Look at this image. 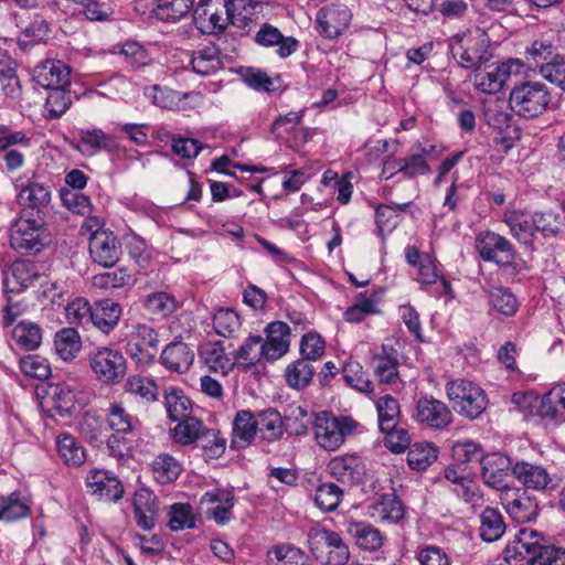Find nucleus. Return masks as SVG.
<instances>
[{
  "label": "nucleus",
  "mask_w": 565,
  "mask_h": 565,
  "mask_svg": "<svg viewBox=\"0 0 565 565\" xmlns=\"http://www.w3.org/2000/svg\"><path fill=\"white\" fill-rule=\"evenodd\" d=\"M540 532L523 527L505 545L503 559L510 565H565V548L544 544Z\"/></svg>",
  "instance_id": "1"
},
{
  "label": "nucleus",
  "mask_w": 565,
  "mask_h": 565,
  "mask_svg": "<svg viewBox=\"0 0 565 565\" xmlns=\"http://www.w3.org/2000/svg\"><path fill=\"white\" fill-rule=\"evenodd\" d=\"M551 103V93L542 82L524 81L515 84L510 92V109L520 117L535 118L542 115Z\"/></svg>",
  "instance_id": "2"
},
{
  "label": "nucleus",
  "mask_w": 565,
  "mask_h": 565,
  "mask_svg": "<svg viewBox=\"0 0 565 565\" xmlns=\"http://www.w3.org/2000/svg\"><path fill=\"white\" fill-rule=\"evenodd\" d=\"M309 550L322 565H347L350 550L339 533L323 526H313L307 534Z\"/></svg>",
  "instance_id": "3"
},
{
  "label": "nucleus",
  "mask_w": 565,
  "mask_h": 565,
  "mask_svg": "<svg viewBox=\"0 0 565 565\" xmlns=\"http://www.w3.org/2000/svg\"><path fill=\"white\" fill-rule=\"evenodd\" d=\"M106 422L113 434L107 439V448L111 456L124 457L131 450V443L126 437L139 433L140 420L132 416L121 403H111L106 412Z\"/></svg>",
  "instance_id": "4"
},
{
  "label": "nucleus",
  "mask_w": 565,
  "mask_h": 565,
  "mask_svg": "<svg viewBox=\"0 0 565 565\" xmlns=\"http://www.w3.org/2000/svg\"><path fill=\"white\" fill-rule=\"evenodd\" d=\"M446 393L452 408L469 419L478 418L488 404L484 391L471 381L462 379L448 381Z\"/></svg>",
  "instance_id": "5"
},
{
  "label": "nucleus",
  "mask_w": 565,
  "mask_h": 565,
  "mask_svg": "<svg viewBox=\"0 0 565 565\" xmlns=\"http://www.w3.org/2000/svg\"><path fill=\"white\" fill-rule=\"evenodd\" d=\"M46 230L41 220L20 217L11 226L10 245L22 254H36L46 244Z\"/></svg>",
  "instance_id": "6"
},
{
  "label": "nucleus",
  "mask_w": 565,
  "mask_h": 565,
  "mask_svg": "<svg viewBox=\"0 0 565 565\" xmlns=\"http://www.w3.org/2000/svg\"><path fill=\"white\" fill-rule=\"evenodd\" d=\"M88 361L96 377L105 384H116L126 374V360L117 350L107 347L96 348L89 352Z\"/></svg>",
  "instance_id": "7"
},
{
  "label": "nucleus",
  "mask_w": 565,
  "mask_h": 565,
  "mask_svg": "<svg viewBox=\"0 0 565 565\" xmlns=\"http://www.w3.org/2000/svg\"><path fill=\"white\" fill-rule=\"evenodd\" d=\"M355 422L347 416H329L323 414L317 418L316 439L326 450H335L344 441L347 435L355 429Z\"/></svg>",
  "instance_id": "8"
},
{
  "label": "nucleus",
  "mask_w": 565,
  "mask_h": 565,
  "mask_svg": "<svg viewBox=\"0 0 565 565\" xmlns=\"http://www.w3.org/2000/svg\"><path fill=\"white\" fill-rule=\"evenodd\" d=\"M476 248L484 262L499 266H510L515 259L512 243L504 236L491 232H480L476 237Z\"/></svg>",
  "instance_id": "9"
},
{
  "label": "nucleus",
  "mask_w": 565,
  "mask_h": 565,
  "mask_svg": "<svg viewBox=\"0 0 565 565\" xmlns=\"http://www.w3.org/2000/svg\"><path fill=\"white\" fill-rule=\"evenodd\" d=\"M226 0H200L193 10V21L204 34H220L227 28Z\"/></svg>",
  "instance_id": "10"
},
{
  "label": "nucleus",
  "mask_w": 565,
  "mask_h": 565,
  "mask_svg": "<svg viewBox=\"0 0 565 565\" xmlns=\"http://www.w3.org/2000/svg\"><path fill=\"white\" fill-rule=\"evenodd\" d=\"M159 345L157 330L146 323H138L129 335L126 352L137 364H150Z\"/></svg>",
  "instance_id": "11"
},
{
  "label": "nucleus",
  "mask_w": 565,
  "mask_h": 565,
  "mask_svg": "<svg viewBox=\"0 0 565 565\" xmlns=\"http://www.w3.org/2000/svg\"><path fill=\"white\" fill-rule=\"evenodd\" d=\"M32 81L45 89L70 87L71 67L60 60L39 62L31 72Z\"/></svg>",
  "instance_id": "12"
},
{
  "label": "nucleus",
  "mask_w": 565,
  "mask_h": 565,
  "mask_svg": "<svg viewBox=\"0 0 565 565\" xmlns=\"http://www.w3.org/2000/svg\"><path fill=\"white\" fill-rule=\"evenodd\" d=\"M415 419L436 430H443L452 423L450 408L441 401L424 396L416 402Z\"/></svg>",
  "instance_id": "13"
},
{
  "label": "nucleus",
  "mask_w": 565,
  "mask_h": 565,
  "mask_svg": "<svg viewBox=\"0 0 565 565\" xmlns=\"http://www.w3.org/2000/svg\"><path fill=\"white\" fill-rule=\"evenodd\" d=\"M502 504L508 514L519 523L533 521L540 510L536 499L521 489L505 491L502 495Z\"/></svg>",
  "instance_id": "14"
},
{
  "label": "nucleus",
  "mask_w": 565,
  "mask_h": 565,
  "mask_svg": "<svg viewBox=\"0 0 565 565\" xmlns=\"http://www.w3.org/2000/svg\"><path fill=\"white\" fill-rule=\"evenodd\" d=\"M92 259L103 267H113L120 256V243L111 232L98 230L89 239Z\"/></svg>",
  "instance_id": "15"
},
{
  "label": "nucleus",
  "mask_w": 565,
  "mask_h": 565,
  "mask_svg": "<svg viewBox=\"0 0 565 565\" xmlns=\"http://www.w3.org/2000/svg\"><path fill=\"white\" fill-rule=\"evenodd\" d=\"M329 473L343 484H358L363 481L365 467L355 455L337 456L327 465Z\"/></svg>",
  "instance_id": "16"
},
{
  "label": "nucleus",
  "mask_w": 565,
  "mask_h": 565,
  "mask_svg": "<svg viewBox=\"0 0 565 565\" xmlns=\"http://www.w3.org/2000/svg\"><path fill=\"white\" fill-rule=\"evenodd\" d=\"M503 222L508 225L511 235L530 250L535 249L536 232L533 226L531 212L523 210H508Z\"/></svg>",
  "instance_id": "17"
},
{
  "label": "nucleus",
  "mask_w": 565,
  "mask_h": 565,
  "mask_svg": "<svg viewBox=\"0 0 565 565\" xmlns=\"http://www.w3.org/2000/svg\"><path fill=\"white\" fill-rule=\"evenodd\" d=\"M352 13L344 4H332L319 11L320 32L328 39H337L350 25Z\"/></svg>",
  "instance_id": "18"
},
{
  "label": "nucleus",
  "mask_w": 565,
  "mask_h": 565,
  "mask_svg": "<svg viewBox=\"0 0 565 565\" xmlns=\"http://www.w3.org/2000/svg\"><path fill=\"white\" fill-rule=\"evenodd\" d=\"M86 484L93 494L103 500L117 502L124 494V487L119 479L107 470H92L87 475Z\"/></svg>",
  "instance_id": "19"
},
{
  "label": "nucleus",
  "mask_w": 565,
  "mask_h": 565,
  "mask_svg": "<svg viewBox=\"0 0 565 565\" xmlns=\"http://www.w3.org/2000/svg\"><path fill=\"white\" fill-rule=\"evenodd\" d=\"M266 340L263 339L265 360L276 361L286 354L290 347V327L282 321H273L266 329Z\"/></svg>",
  "instance_id": "20"
},
{
  "label": "nucleus",
  "mask_w": 565,
  "mask_h": 565,
  "mask_svg": "<svg viewBox=\"0 0 565 565\" xmlns=\"http://www.w3.org/2000/svg\"><path fill=\"white\" fill-rule=\"evenodd\" d=\"M511 459L502 454L493 452L481 459V476L484 482L495 489L505 486L507 478L512 475Z\"/></svg>",
  "instance_id": "21"
},
{
  "label": "nucleus",
  "mask_w": 565,
  "mask_h": 565,
  "mask_svg": "<svg viewBox=\"0 0 565 565\" xmlns=\"http://www.w3.org/2000/svg\"><path fill=\"white\" fill-rule=\"evenodd\" d=\"M345 532L361 550L375 552L383 546L384 536L382 532L366 521H348Z\"/></svg>",
  "instance_id": "22"
},
{
  "label": "nucleus",
  "mask_w": 565,
  "mask_h": 565,
  "mask_svg": "<svg viewBox=\"0 0 565 565\" xmlns=\"http://www.w3.org/2000/svg\"><path fill=\"white\" fill-rule=\"evenodd\" d=\"M132 505L137 525L145 531H151L158 513L156 494L149 489L141 488L135 492Z\"/></svg>",
  "instance_id": "23"
},
{
  "label": "nucleus",
  "mask_w": 565,
  "mask_h": 565,
  "mask_svg": "<svg viewBox=\"0 0 565 565\" xmlns=\"http://www.w3.org/2000/svg\"><path fill=\"white\" fill-rule=\"evenodd\" d=\"M160 361L167 370L182 374L192 365L194 352L186 343L172 341L163 348Z\"/></svg>",
  "instance_id": "24"
},
{
  "label": "nucleus",
  "mask_w": 565,
  "mask_h": 565,
  "mask_svg": "<svg viewBox=\"0 0 565 565\" xmlns=\"http://www.w3.org/2000/svg\"><path fill=\"white\" fill-rule=\"evenodd\" d=\"M39 278L36 265L30 260H15L10 268V276L4 278V289L9 292H20Z\"/></svg>",
  "instance_id": "25"
},
{
  "label": "nucleus",
  "mask_w": 565,
  "mask_h": 565,
  "mask_svg": "<svg viewBox=\"0 0 565 565\" xmlns=\"http://www.w3.org/2000/svg\"><path fill=\"white\" fill-rule=\"evenodd\" d=\"M369 515L383 523H397L404 516V508L396 494L386 493L369 505Z\"/></svg>",
  "instance_id": "26"
},
{
  "label": "nucleus",
  "mask_w": 565,
  "mask_h": 565,
  "mask_svg": "<svg viewBox=\"0 0 565 565\" xmlns=\"http://www.w3.org/2000/svg\"><path fill=\"white\" fill-rule=\"evenodd\" d=\"M118 149V143L111 135L102 129L82 130L78 150L85 156H94L99 151L113 152Z\"/></svg>",
  "instance_id": "27"
},
{
  "label": "nucleus",
  "mask_w": 565,
  "mask_h": 565,
  "mask_svg": "<svg viewBox=\"0 0 565 565\" xmlns=\"http://www.w3.org/2000/svg\"><path fill=\"white\" fill-rule=\"evenodd\" d=\"M512 475L526 488L544 490L551 482L545 468L526 461H519L512 468Z\"/></svg>",
  "instance_id": "28"
},
{
  "label": "nucleus",
  "mask_w": 565,
  "mask_h": 565,
  "mask_svg": "<svg viewBox=\"0 0 565 565\" xmlns=\"http://www.w3.org/2000/svg\"><path fill=\"white\" fill-rule=\"evenodd\" d=\"M540 416L555 423L565 420V382L553 386L541 401Z\"/></svg>",
  "instance_id": "29"
},
{
  "label": "nucleus",
  "mask_w": 565,
  "mask_h": 565,
  "mask_svg": "<svg viewBox=\"0 0 565 565\" xmlns=\"http://www.w3.org/2000/svg\"><path fill=\"white\" fill-rule=\"evenodd\" d=\"M192 71L201 76H211L223 67L221 52L217 46L209 45L191 53Z\"/></svg>",
  "instance_id": "30"
},
{
  "label": "nucleus",
  "mask_w": 565,
  "mask_h": 565,
  "mask_svg": "<svg viewBox=\"0 0 565 565\" xmlns=\"http://www.w3.org/2000/svg\"><path fill=\"white\" fill-rule=\"evenodd\" d=\"M255 41L263 46L278 45L277 53L285 58L291 55L298 47V41L294 38H285L281 32L269 24H264L256 33Z\"/></svg>",
  "instance_id": "31"
},
{
  "label": "nucleus",
  "mask_w": 565,
  "mask_h": 565,
  "mask_svg": "<svg viewBox=\"0 0 565 565\" xmlns=\"http://www.w3.org/2000/svg\"><path fill=\"white\" fill-rule=\"evenodd\" d=\"M257 431V420L252 412L239 411L233 422L231 446L236 449L247 447L254 439Z\"/></svg>",
  "instance_id": "32"
},
{
  "label": "nucleus",
  "mask_w": 565,
  "mask_h": 565,
  "mask_svg": "<svg viewBox=\"0 0 565 565\" xmlns=\"http://www.w3.org/2000/svg\"><path fill=\"white\" fill-rule=\"evenodd\" d=\"M120 316L121 308L118 302L111 299H103L93 308L90 324L104 333H108L117 326Z\"/></svg>",
  "instance_id": "33"
},
{
  "label": "nucleus",
  "mask_w": 565,
  "mask_h": 565,
  "mask_svg": "<svg viewBox=\"0 0 565 565\" xmlns=\"http://www.w3.org/2000/svg\"><path fill=\"white\" fill-rule=\"evenodd\" d=\"M507 525L501 512L494 508H486L480 514V537L488 543L498 541L505 532Z\"/></svg>",
  "instance_id": "34"
},
{
  "label": "nucleus",
  "mask_w": 565,
  "mask_h": 565,
  "mask_svg": "<svg viewBox=\"0 0 565 565\" xmlns=\"http://www.w3.org/2000/svg\"><path fill=\"white\" fill-rule=\"evenodd\" d=\"M19 186L18 201L21 205L40 209L46 206L51 201V191L43 183L28 181L26 184L21 183Z\"/></svg>",
  "instance_id": "35"
},
{
  "label": "nucleus",
  "mask_w": 565,
  "mask_h": 565,
  "mask_svg": "<svg viewBox=\"0 0 565 565\" xmlns=\"http://www.w3.org/2000/svg\"><path fill=\"white\" fill-rule=\"evenodd\" d=\"M12 339L21 350H35L42 341V329L32 321L22 320L12 329Z\"/></svg>",
  "instance_id": "36"
},
{
  "label": "nucleus",
  "mask_w": 565,
  "mask_h": 565,
  "mask_svg": "<svg viewBox=\"0 0 565 565\" xmlns=\"http://www.w3.org/2000/svg\"><path fill=\"white\" fill-rule=\"evenodd\" d=\"M164 401L167 413L171 420L179 422L192 413V403L180 388H168L164 392Z\"/></svg>",
  "instance_id": "37"
},
{
  "label": "nucleus",
  "mask_w": 565,
  "mask_h": 565,
  "mask_svg": "<svg viewBox=\"0 0 565 565\" xmlns=\"http://www.w3.org/2000/svg\"><path fill=\"white\" fill-rule=\"evenodd\" d=\"M29 513L30 505L20 492L0 497V521L13 522L26 518Z\"/></svg>",
  "instance_id": "38"
},
{
  "label": "nucleus",
  "mask_w": 565,
  "mask_h": 565,
  "mask_svg": "<svg viewBox=\"0 0 565 565\" xmlns=\"http://www.w3.org/2000/svg\"><path fill=\"white\" fill-rule=\"evenodd\" d=\"M342 376L344 382L351 388L364 393L371 397L373 394V383L364 372L363 366L354 360L344 362L342 366Z\"/></svg>",
  "instance_id": "39"
},
{
  "label": "nucleus",
  "mask_w": 565,
  "mask_h": 565,
  "mask_svg": "<svg viewBox=\"0 0 565 565\" xmlns=\"http://www.w3.org/2000/svg\"><path fill=\"white\" fill-rule=\"evenodd\" d=\"M200 355L212 372L226 375L234 366V362L225 354L220 343H207L202 347Z\"/></svg>",
  "instance_id": "40"
},
{
  "label": "nucleus",
  "mask_w": 565,
  "mask_h": 565,
  "mask_svg": "<svg viewBox=\"0 0 565 565\" xmlns=\"http://www.w3.org/2000/svg\"><path fill=\"white\" fill-rule=\"evenodd\" d=\"M262 359H265V351L260 335L248 337L235 354L236 362L245 369L255 366Z\"/></svg>",
  "instance_id": "41"
},
{
  "label": "nucleus",
  "mask_w": 565,
  "mask_h": 565,
  "mask_svg": "<svg viewBox=\"0 0 565 565\" xmlns=\"http://www.w3.org/2000/svg\"><path fill=\"white\" fill-rule=\"evenodd\" d=\"M256 420L257 431H259L263 439L276 440L282 436V420L280 414L276 409L268 408L259 412Z\"/></svg>",
  "instance_id": "42"
},
{
  "label": "nucleus",
  "mask_w": 565,
  "mask_h": 565,
  "mask_svg": "<svg viewBox=\"0 0 565 565\" xmlns=\"http://www.w3.org/2000/svg\"><path fill=\"white\" fill-rule=\"evenodd\" d=\"M437 448L433 443H416L407 452V463L416 471L426 470L437 459Z\"/></svg>",
  "instance_id": "43"
},
{
  "label": "nucleus",
  "mask_w": 565,
  "mask_h": 565,
  "mask_svg": "<svg viewBox=\"0 0 565 565\" xmlns=\"http://www.w3.org/2000/svg\"><path fill=\"white\" fill-rule=\"evenodd\" d=\"M156 17L164 22L181 20L193 6V0H156Z\"/></svg>",
  "instance_id": "44"
},
{
  "label": "nucleus",
  "mask_w": 565,
  "mask_h": 565,
  "mask_svg": "<svg viewBox=\"0 0 565 565\" xmlns=\"http://www.w3.org/2000/svg\"><path fill=\"white\" fill-rule=\"evenodd\" d=\"M182 471L179 461L168 454H161L152 462L154 479L161 484H168L178 479Z\"/></svg>",
  "instance_id": "45"
},
{
  "label": "nucleus",
  "mask_w": 565,
  "mask_h": 565,
  "mask_svg": "<svg viewBox=\"0 0 565 565\" xmlns=\"http://www.w3.org/2000/svg\"><path fill=\"white\" fill-rule=\"evenodd\" d=\"M81 345L78 332L74 328H64L55 334V351L64 361L74 359L79 352Z\"/></svg>",
  "instance_id": "46"
},
{
  "label": "nucleus",
  "mask_w": 565,
  "mask_h": 565,
  "mask_svg": "<svg viewBox=\"0 0 565 565\" xmlns=\"http://www.w3.org/2000/svg\"><path fill=\"white\" fill-rule=\"evenodd\" d=\"M376 411L381 431L391 433L394 430L399 416L398 402L391 395H385L376 402Z\"/></svg>",
  "instance_id": "47"
},
{
  "label": "nucleus",
  "mask_w": 565,
  "mask_h": 565,
  "mask_svg": "<svg viewBox=\"0 0 565 565\" xmlns=\"http://www.w3.org/2000/svg\"><path fill=\"white\" fill-rule=\"evenodd\" d=\"M178 302L175 298L164 291H157L148 295L143 300V307L148 313L164 318L170 316L177 309Z\"/></svg>",
  "instance_id": "48"
},
{
  "label": "nucleus",
  "mask_w": 565,
  "mask_h": 565,
  "mask_svg": "<svg viewBox=\"0 0 565 565\" xmlns=\"http://www.w3.org/2000/svg\"><path fill=\"white\" fill-rule=\"evenodd\" d=\"M56 446L58 455L66 465L81 466L85 461V450L72 435L58 436Z\"/></svg>",
  "instance_id": "49"
},
{
  "label": "nucleus",
  "mask_w": 565,
  "mask_h": 565,
  "mask_svg": "<svg viewBox=\"0 0 565 565\" xmlns=\"http://www.w3.org/2000/svg\"><path fill=\"white\" fill-rule=\"evenodd\" d=\"M226 4L228 8L227 25L245 28L252 21L258 2L254 0H226Z\"/></svg>",
  "instance_id": "50"
},
{
  "label": "nucleus",
  "mask_w": 565,
  "mask_h": 565,
  "mask_svg": "<svg viewBox=\"0 0 565 565\" xmlns=\"http://www.w3.org/2000/svg\"><path fill=\"white\" fill-rule=\"evenodd\" d=\"M315 369L311 362L306 359H298L286 369V381L294 388H303L312 380Z\"/></svg>",
  "instance_id": "51"
},
{
  "label": "nucleus",
  "mask_w": 565,
  "mask_h": 565,
  "mask_svg": "<svg viewBox=\"0 0 565 565\" xmlns=\"http://www.w3.org/2000/svg\"><path fill=\"white\" fill-rule=\"evenodd\" d=\"M45 100L46 118L55 119L61 117L72 105V96L68 87H56L49 89Z\"/></svg>",
  "instance_id": "52"
},
{
  "label": "nucleus",
  "mask_w": 565,
  "mask_h": 565,
  "mask_svg": "<svg viewBox=\"0 0 565 565\" xmlns=\"http://www.w3.org/2000/svg\"><path fill=\"white\" fill-rule=\"evenodd\" d=\"M398 361L387 354H379L373 358V371L381 384H395L398 381Z\"/></svg>",
  "instance_id": "53"
},
{
  "label": "nucleus",
  "mask_w": 565,
  "mask_h": 565,
  "mask_svg": "<svg viewBox=\"0 0 565 565\" xmlns=\"http://www.w3.org/2000/svg\"><path fill=\"white\" fill-rule=\"evenodd\" d=\"M489 301L494 310L504 316H513L520 306L516 297L504 287H492Z\"/></svg>",
  "instance_id": "54"
},
{
  "label": "nucleus",
  "mask_w": 565,
  "mask_h": 565,
  "mask_svg": "<svg viewBox=\"0 0 565 565\" xmlns=\"http://www.w3.org/2000/svg\"><path fill=\"white\" fill-rule=\"evenodd\" d=\"M415 150V148H413ZM427 150L420 146L402 160L403 175L406 179H414L417 175L428 174L430 167L426 161Z\"/></svg>",
  "instance_id": "55"
},
{
  "label": "nucleus",
  "mask_w": 565,
  "mask_h": 565,
  "mask_svg": "<svg viewBox=\"0 0 565 565\" xmlns=\"http://www.w3.org/2000/svg\"><path fill=\"white\" fill-rule=\"evenodd\" d=\"M343 497V491L334 483L328 482L320 484L315 493V502L319 509L324 512L335 510Z\"/></svg>",
  "instance_id": "56"
},
{
  "label": "nucleus",
  "mask_w": 565,
  "mask_h": 565,
  "mask_svg": "<svg viewBox=\"0 0 565 565\" xmlns=\"http://www.w3.org/2000/svg\"><path fill=\"white\" fill-rule=\"evenodd\" d=\"M203 428L202 422L190 415L179 420L173 429V438L181 445L195 444Z\"/></svg>",
  "instance_id": "57"
},
{
  "label": "nucleus",
  "mask_w": 565,
  "mask_h": 565,
  "mask_svg": "<svg viewBox=\"0 0 565 565\" xmlns=\"http://www.w3.org/2000/svg\"><path fill=\"white\" fill-rule=\"evenodd\" d=\"M269 555L277 559V565H310L309 556L302 550L289 544L274 546Z\"/></svg>",
  "instance_id": "58"
},
{
  "label": "nucleus",
  "mask_w": 565,
  "mask_h": 565,
  "mask_svg": "<svg viewBox=\"0 0 565 565\" xmlns=\"http://www.w3.org/2000/svg\"><path fill=\"white\" fill-rule=\"evenodd\" d=\"M194 445L201 448L210 458H217L225 451V440L218 436V431L205 426Z\"/></svg>",
  "instance_id": "59"
},
{
  "label": "nucleus",
  "mask_w": 565,
  "mask_h": 565,
  "mask_svg": "<svg viewBox=\"0 0 565 565\" xmlns=\"http://www.w3.org/2000/svg\"><path fill=\"white\" fill-rule=\"evenodd\" d=\"M92 311L89 302L84 298H76L65 307L66 320L74 326H89L92 321Z\"/></svg>",
  "instance_id": "60"
},
{
  "label": "nucleus",
  "mask_w": 565,
  "mask_h": 565,
  "mask_svg": "<svg viewBox=\"0 0 565 565\" xmlns=\"http://www.w3.org/2000/svg\"><path fill=\"white\" fill-rule=\"evenodd\" d=\"M169 516V526L172 531L193 529L195 526V516L189 503H174L170 508Z\"/></svg>",
  "instance_id": "61"
},
{
  "label": "nucleus",
  "mask_w": 565,
  "mask_h": 565,
  "mask_svg": "<svg viewBox=\"0 0 565 565\" xmlns=\"http://www.w3.org/2000/svg\"><path fill=\"white\" fill-rule=\"evenodd\" d=\"M533 226H535L536 235L541 233L544 237L556 236L561 231L559 215L554 212H534L531 213Z\"/></svg>",
  "instance_id": "62"
},
{
  "label": "nucleus",
  "mask_w": 565,
  "mask_h": 565,
  "mask_svg": "<svg viewBox=\"0 0 565 565\" xmlns=\"http://www.w3.org/2000/svg\"><path fill=\"white\" fill-rule=\"evenodd\" d=\"M131 282V275L125 268L97 274L93 277V285L100 289L121 288Z\"/></svg>",
  "instance_id": "63"
},
{
  "label": "nucleus",
  "mask_w": 565,
  "mask_h": 565,
  "mask_svg": "<svg viewBox=\"0 0 565 565\" xmlns=\"http://www.w3.org/2000/svg\"><path fill=\"white\" fill-rule=\"evenodd\" d=\"M324 349V340L319 333L308 332L302 335L299 349L302 359L315 362L323 355Z\"/></svg>",
  "instance_id": "64"
}]
</instances>
